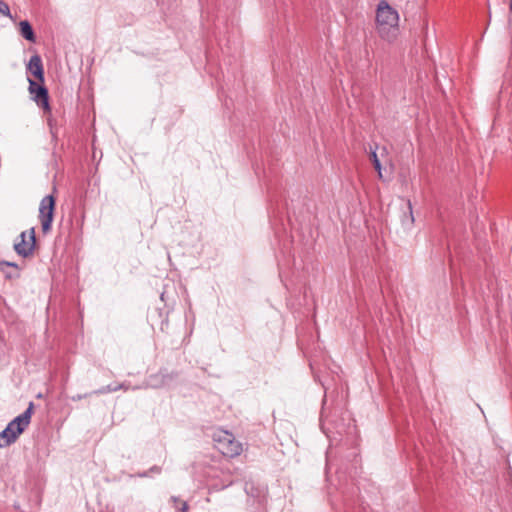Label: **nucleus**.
Segmentation results:
<instances>
[{
    "label": "nucleus",
    "mask_w": 512,
    "mask_h": 512,
    "mask_svg": "<svg viewBox=\"0 0 512 512\" xmlns=\"http://www.w3.org/2000/svg\"><path fill=\"white\" fill-rule=\"evenodd\" d=\"M399 13L386 0H381L375 10V30L377 35L388 43H393L399 36Z\"/></svg>",
    "instance_id": "1"
},
{
    "label": "nucleus",
    "mask_w": 512,
    "mask_h": 512,
    "mask_svg": "<svg viewBox=\"0 0 512 512\" xmlns=\"http://www.w3.org/2000/svg\"><path fill=\"white\" fill-rule=\"evenodd\" d=\"M215 447L227 457H236L242 452V445L226 430L218 429L213 433Z\"/></svg>",
    "instance_id": "2"
},
{
    "label": "nucleus",
    "mask_w": 512,
    "mask_h": 512,
    "mask_svg": "<svg viewBox=\"0 0 512 512\" xmlns=\"http://www.w3.org/2000/svg\"><path fill=\"white\" fill-rule=\"evenodd\" d=\"M30 418H14L7 427L0 432V447H7L19 437L28 427Z\"/></svg>",
    "instance_id": "3"
},
{
    "label": "nucleus",
    "mask_w": 512,
    "mask_h": 512,
    "mask_svg": "<svg viewBox=\"0 0 512 512\" xmlns=\"http://www.w3.org/2000/svg\"><path fill=\"white\" fill-rule=\"evenodd\" d=\"M35 245V229L31 228L29 231L20 234L18 240L14 243V250L22 257H29L32 255Z\"/></svg>",
    "instance_id": "4"
},
{
    "label": "nucleus",
    "mask_w": 512,
    "mask_h": 512,
    "mask_svg": "<svg viewBox=\"0 0 512 512\" xmlns=\"http://www.w3.org/2000/svg\"><path fill=\"white\" fill-rule=\"evenodd\" d=\"M54 208L55 200L52 195H48L42 199L39 207V219L44 233H47L51 228Z\"/></svg>",
    "instance_id": "5"
},
{
    "label": "nucleus",
    "mask_w": 512,
    "mask_h": 512,
    "mask_svg": "<svg viewBox=\"0 0 512 512\" xmlns=\"http://www.w3.org/2000/svg\"><path fill=\"white\" fill-rule=\"evenodd\" d=\"M29 92L33 95V99L44 109H49L48 91L32 79H29Z\"/></svg>",
    "instance_id": "6"
},
{
    "label": "nucleus",
    "mask_w": 512,
    "mask_h": 512,
    "mask_svg": "<svg viewBox=\"0 0 512 512\" xmlns=\"http://www.w3.org/2000/svg\"><path fill=\"white\" fill-rule=\"evenodd\" d=\"M370 159H371V161H372V163L374 165L375 170L378 173V177L380 179H382L383 178V174H382L381 160L385 159L392 166L391 161L388 159V152H387L386 147H381V148L377 147L376 150L371 152Z\"/></svg>",
    "instance_id": "7"
},
{
    "label": "nucleus",
    "mask_w": 512,
    "mask_h": 512,
    "mask_svg": "<svg viewBox=\"0 0 512 512\" xmlns=\"http://www.w3.org/2000/svg\"><path fill=\"white\" fill-rule=\"evenodd\" d=\"M27 68L39 82L42 83L44 81V71L39 55H34L30 58Z\"/></svg>",
    "instance_id": "8"
},
{
    "label": "nucleus",
    "mask_w": 512,
    "mask_h": 512,
    "mask_svg": "<svg viewBox=\"0 0 512 512\" xmlns=\"http://www.w3.org/2000/svg\"><path fill=\"white\" fill-rule=\"evenodd\" d=\"M19 27H20V33L25 39H27L31 42L35 41V35L33 32V29L28 21H21L19 23Z\"/></svg>",
    "instance_id": "9"
},
{
    "label": "nucleus",
    "mask_w": 512,
    "mask_h": 512,
    "mask_svg": "<svg viewBox=\"0 0 512 512\" xmlns=\"http://www.w3.org/2000/svg\"><path fill=\"white\" fill-rule=\"evenodd\" d=\"M0 13L12 19L10 8L7 3L0 1Z\"/></svg>",
    "instance_id": "10"
},
{
    "label": "nucleus",
    "mask_w": 512,
    "mask_h": 512,
    "mask_svg": "<svg viewBox=\"0 0 512 512\" xmlns=\"http://www.w3.org/2000/svg\"><path fill=\"white\" fill-rule=\"evenodd\" d=\"M407 205H408V209H409L410 224H413L414 223V217H413V211H412V204H411L410 200H408Z\"/></svg>",
    "instance_id": "11"
},
{
    "label": "nucleus",
    "mask_w": 512,
    "mask_h": 512,
    "mask_svg": "<svg viewBox=\"0 0 512 512\" xmlns=\"http://www.w3.org/2000/svg\"><path fill=\"white\" fill-rule=\"evenodd\" d=\"M32 413H33V404L30 403L29 407L23 412V414L21 416H31Z\"/></svg>",
    "instance_id": "12"
},
{
    "label": "nucleus",
    "mask_w": 512,
    "mask_h": 512,
    "mask_svg": "<svg viewBox=\"0 0 512 512\" xmlns=\"http://www.w3.org/2000/svg\"><path fill=\"white\" fill-rule=\"evenodd\" d=\"M180 509H181V511H182V512H186V511H187V509H188L187 504H186L185 502H182V503H181V508H180Z\"/></svg>",
    "instance_id": "13"
},
{
    "label": "nucleus",
    "mask_w": 512,
    "mask_h": 512,
    "mask_svg": "<svg viewBox=\"0 0 512 512\" xmlns=\"http://www.w3.org/2000/svg\"><path fill=\"white\" fill-rule=\"evenodd\" d=\"M1 265H7V266H12V267L17 268V265L15 263H12V262H2Z\"/></svg>",
    "instance_id": "14"
},
{
    "label": "nucleus",
    "mask_w": 512,
    "mask_h": 512,
    "mask_svg": "<svg viewBox=\"0 0 512 512\" xmlns=\"http://www.w3.org/2000/svg\"><path fill=\"white\" fill-rule=\"evenodd\" d=\"M109 390H110V391H116V390H117V388H116V387H115V388H110Z\"/></svg>",
    "instance_id": "15"
}]
</instances>
